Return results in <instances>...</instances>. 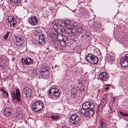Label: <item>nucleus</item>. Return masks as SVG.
<instances>
[{"label": "nucleus", "instance_id": "obj_32", "mask_svg": "<svg viewBox=\"0 0 128 128\" xmlns=\"http://www.w3.org/2000/svg\"><path fill=\"white\" fill-rule=\"evenodd\" d=\"M83 30L82 29V28L80 27V28H79L78 30V32L81 33L82 32H83Z\"/></svg>", "mask_w": 128, "mask_h": 128}, {"label": "nucleus", "instance_id": "obj_18", "mask_svg": "<svg viewBox=\"0 0 128 128\" xmlns=\"http://www.w3.org/2000/svg\"><path fill=\"white\" fill-rule=\"evenodd\" d=\"M64 36H66L63 35L61 33H59L56 36L58 42L60 40H62L64 39Z\"/></svg>", "mask_w": 128, "mask_h": 128}, {"label": "nucleus", "instance_id": "obj_36", "mask_svg": "<svg viewBox=\"0 0 128 128\" xmlns=\"http://www.w3.org/2000/svg\"><path fill=\"white\" fill-rule=\"evenodd\" d=\"M111 86V84H106L105 85H104V86H106V88H109L108 87H109Z\"/></svg>", "mask_w": 128, "mask_h": 128}, {"label": "nucleus", "instance_id": "obj_9", "mask_svg": "<svg viewBox=\"0 0 128 128\" xmlns=\"http://www.w3.org/2000/svg\"><path fill=\"white\" fill-rule=\"evenodd\" d=\"M99 78L103 81L107 80L108 78V74L106 72H100L99 75Z\"/></svg>", "mask_w": 128, "mask_h": 128}, {"label": "nucleus", "instance_id": "obj_24", "mask_svg": "<svg viewBox=\"0 0 128 128\" xmlns=\"http://www.w3.org/2000/svg\"><path fill=\"white\" fill-rule=\"evenodd\" d=\"M55 88H51L48 91V94L50 96H53L54 95V92L52 91H54Z\"/></svg>", "mask_w": 128, "mask_h": 128}, {"label": "nucleus", "instance_id": "obj_45", "mask_svg": "<svg viewBox=\"0 0 128 128\" xmlns=\"http://www.w3.org/2000/svg\"><path fill=\"white\" fill-rule=\"evenodd\" d=\"M88 37H89V36H88Z\"/></svg>", "mask_w": 128, "mask_h": 128}, {"label": "nucleus", "instance_id": "obj_25", "mask_svg": "<svg viewBox=\"0 0 128 128\" xmlns=\"http://www.w3.org/2000/svg\"><path fill=\"white\" fill-rule=\"evenodd\" d=\"M119 112L122 115L125 116H128V111L127 113L124 112H122L120 111Z\"/></svg>", "mask_w": 128, "mask_h": 128}, {"label": "nucleus", "instance_id": "obj_19", "mask_svg": "<svg viewBox=\"0 0 128 128\" xmlns=\"http://www.w3.org/2000/svg\"><path fill=\"white\" fill-rule=\"evenodd\" d=\"M70 24V22L69 20H66L64 21V22L62 23L60 25L61 27L63 26V25L64 24L65 26L67 27L69 26V24Z\"/></svg>", "mask_w": 128, "mask_h": 128}, {"label": "nucleus", "instance_id": "obj_7", "mask_svg": "<svg viewBox=\"0 0 128 128\" xmlns=\"http://www.w3.org/2000/svg\"><path fill=\"white\" fill-rule=\"evenodd\" d=\"M8 22L10 23L11 26L14 27L15 26L16 24V20L12 16H10L8 18Z\"/></svg>", "mask_w": 128, "mask_h": 128}, {"label": "nucleus", "instance_id": "obj_8", "mask_svg": "<svg viewBox=\"0 0 128 128\" xmlns=\"http://www.w3.org/2000/svg\"><path fill=\"white\" fill-rule=\"evenodd\" d=\"M12 109L9 107L5 108L3 110L2 113L6 117L8 118L12 114Z\"/></svg>", "mask_w": 128, "mask_h": 128}, {"label": "nucleus", "instance_id": "obj_30", "mask_svg": "<svg viewBox=\"0 0 128 128\" xmlns=\"http://www.w3.org/2000/svg\"><path fill=\"white\" fill-rule=\"evenodd\" d=\"M10 33V32H8L6 34H5L4 37V39H5V40H6L7 39V38H8V36L9 34Z\"/></svg>", "mask_w": 128, "mask_h": 128}, {"label": "nucleus", "instance_id": "obj_15", "mask_svg": "<svg viewBox=\"0 0 128 128\" xmlns=\"http://www.w3.org/2000/svg\"><path fill=\"white\" fill-rule=\"evenodd\" d=\"M67 40L68 38L67 36H64L63 40H60L59 42L61 46L62 47H64L67 44L66 41Z\"/></svg>", "mask_w": 128, "mask_h": 128}, {"label": "nucleus", "instance_id": "obj_37", "mask_svg": "<svg viewBox=\"0 0 128 128\" xmlns=\"http://www.w3.org/2000/svg\"><path fill=\"white\" fill-rule=\"evenodd\" d=\"M1 90L3 92H4L6 94V95L7 96H8V94L4 90L2 89V88H1Z\"/></svg>", "mask_w": 128, "mask_h": 128}, {"label": "nucleus", "instance_id": "obj_46", "mask_svg": "<svg viewBox=\"0 0 128 128\" xmlns=\"http://www.w3.org/2000/svg\"><path fill=\"white\" fill-rule=\"evenodd\" d=\"M88 37H89V36H88Z\"/></svg>", "mask_w": 128, "mask_h": 128}, {"label": "nucleus", "instance_id": "obj_6", "mask_svg": "<svg viewBox=\"0 0 128 128\" xmlns=\"http://www.w3.org/2000/svg\"><path fill=\"white\" fill-rule=\"evenodd\" d=\"M22 63L26 66L32 65L34 64V60L30 57H26L24 58H22L21 60Z\"/></svg>", "mask_w": 128, "mask_h": 128}, {"label": "nucleus", "instance_id": "obj_41", "mask_svg": "<svg viewBox=\"0 0 128 128\" xmlns=\"http://www.w3.org/2000/svg\"><path fill=\"white\" fill-rule=\"evenodd\" d=\"M115 99V98H114V100Z\"/></svg>", "mask_w": 128, "mask_h": 128}, {"label": "nucleus", "instance_id": "obj_23", "mask_svg": "<svg viewBox=\"0 0 128 128\" xmlns=\"http://www.w3.org/2000/svg\"><path fill=\"white\" fill-rule=\"evenodd\" d=\"M77 93V90L76 88H72L71 91V94L76 95Z\"/></svg>", "mask_w": 128, "mask_h": 128}, {"label": "nucleus", "instance_id": "obj_16", "mask_svg": "<svg viewBox=\"0 0 128 128\" xmlns=\"http://www.w3.org/2000/svg\"><path fill=\"white\" fill-rule=\"evenodd\" d=\"M16 44L18 46H21V41L23 40V38L19 35L16 37Z\"/></svg>", "mask_w": 128, "mask_h": 128}, {"label": "nucleus", "instance_id": "obj_31", "mask_svg": "<svg viewBox=\"0 0 128 128\" xmlns=\"http://www.w3.org/2000/svg\"><path fill=\"white\" fill-rule=\"evenodd\" d=\"M12 2L15 3H19L20 2L21 0H10Z\"/></svg>", "mask_w": 128, "mask_h": 128}, {"label": "nucleus", "instance_id": "obj_27", "mask_svg": "<svg viewBox=\"0 0 128 128\" xmlns=\"http://www.w3.org/2000/svg\"><path fill=\"white\" fill-rule=\"evenodd\" d=\"M49 74V70H47L46 71L44 72H42V75L43 76H47Z\"/></svg>", "mask_w": 128, "mask_h": 128}, {"label": "nucleus", "instance_id": "obj_44", "mask_svg": "<svg viewBox=\"0 0 128 128\" xmlns=\"http://www.w3.org/2000/svg\"><path fill=\"white\" fill-rule=\"evenodd\" d=\"M53 87H54V86ZM56 87L55 86H54V87Z\"/></svg>", "mask_w": 128, "mask_h": 128}, {"label": "nucleus", "instance_id": "obj_35", "mask_svg": "<svg viewBox=\"0 0 128 128\" xmlns=\"http://www.w3.org/2000/svg\"><path fill=\"white\" fill-rule=\"evenodd\" d=\"M125 58L124 59L128 61V54L126 55Z\"/></svg>", "mask_w": 128, "mask_h": 128}, {"label": "nucleus", "instance_id": "obj_17", "mask_svg": "<svg viewBox=\"0 0 128 128\" xmlns=\"http://www.w3.org/2000/svg\"><path fill=\"white\" fill-rule=\"evenodd\" d=\"M61 28V29L60 31L62 33H64V34H70V29H65L64 27V26Z\"/></svg>", "mask_w": 128, "mask_h": 128}, {"label": "nucleus", "instance_id": "obj_21", "mask_svg": "<svg viewBox=\"0 0 128 128\" xmlns=\"http://www.w3.org/2000/svg\"><path fill=\"white\" fill-rule=\"evenodd\" d=\"M51 118L52 119L55 120H57L60 119V116L58 115H52L51 116Z\"/></svg>", "mask_w": 128, "mask_h": 128}, {"label": "nucleus", "instance_id": "obj_38", "mask_svg": "<svg viewBox=\"0 0 128 128\" xmlns=\"http://www.w3.org/2000/svg\"><path fill=\"white\" fill-rule=\"evenodd\" d=\"M70 128L67 125H64L62 126V128Z\"/></svg>", "mask_w": 128, "mask_h": 128}, {"label": "nucleus", "instance_id": "obj_33", "mask_svg": "<svg viewBox=\"0 0 128 128\" xmlns=\"http://www.w3.org/2000/svg\"><path fill=\"white\" fill-rule=\"evenodd\" d=\"M49 70L48 68H43L42 69V70H41V71L42 72H45L46 70Z\"/></svg>", "mask_w": 128, "mask_h": 128}, {"label": "nucleus", "instance_id": "obj_1", "mask_svg": "<svg viewBox=\"0 0 128 128\" xmlns=\"http://www.w3.org/2000/svg\"><path fill=\"white\" fill-rule=\"evenodd\" d=\"M70 121L73 124L77 127L80 126L82 123L80 118L76 114L72 115L70 118Z\"/></svg>", "mask_w": 128, "mask_h": 128}, {"label": "nucleus", "instance_id": "obj_3", "mask_svg": "<svg viewBox=\"0 0 128 128\" xmlns=\"http://www.w3.org/2000/svg\"><path fill=\"white\" fill-rule=\"evenodd\" d=\"M44 106L42 102L40 101L36 102L32 105V108L35 112H37L41 110Z\"/></svg>", "mask_w": 128, "mask_h": 128}, {"label": "nucleus", "instance_id": "obj_10", "mask_svg": "<svg viewBox=\"0 0 128 128\" xmlns=\"http://www.w3.org/2000/svg\"><path fill=\"white\" fill-rule=\"evenodd\" d=\"M30 24L32 25H36L38 23L37 18L35 16H34L30 18L29 20Z\"/></svg>", "mask_w": 128, "mask_h": 128}, {"label": "nucleus", "instance_id": "obj_11", "mask_svg": "<svg viewBox=\"0 0 128 128\" xmlns=\"http://www.w3.org/2000/svg\"><path fill=\"white\" fill-rule=\"evenodd\" d=\"M46 36L42 34H40L39 36L38 42L40 44H43L45 43Z\"/></svg>", "mask_w": 128, "mask_h": 128}, {"label": "nucleus", "instance_id": "obj_14", "mask_svg": "<svg viewBox=\"0 0 128 128\" xmlns=\"http://www.w3.org/2000/svg\"><path fill=\"white\" fill-rule=\"evenodd\" d=\"M90 110H88L86 111V113H85V115H86V117L88 116H93L94 113V109H90Z\"/></svg>", "mask_w": 128, "mask_h": 128}, {"label": "nucleus", "instance_id": "obj_12", "mask_svg": "<svg viewBox=\"0 0 128 128\" xmlns=\"http://www.w3.org/2000/svg\"><path fill=\"white\" fill-rule=\"evenodd\" d=\"M24 91L26 95V97L29 98L31 96L32 92L30 88H24Z\"/></svg>", "mask_w": 128, "mask_h": 128}, {"label": "nucleus", "instance_id": "obj_20", "mask_svg": "<svg viewBox=\"0 0 128 128\" xmlns=\"http://www.w3.org/2000/svg\"><path fill=\"white\" fill-rule=\"evenodd\" d=\"M98 124V128H105V124L102 121V120H100L99 121Z\"/></svg>", "mask_w": 128, "mask_h": 128}, {"label": "nucleus", "instance_id": "obj_26", "mask_svg": "<svg viewBox=\"0 0 128 128\" xmlns=\"http://www.w3.org/2000/svg\"><path fill=\"white\" fill-rule=\"evenodd\" d=\"M70 30V34L72 33V34H75V33L76 32V30L75 28H69Z\"/></svg>", "mask_w": 128, "mask_h": 128}, {"label": "nucleus", "instance_id": "obj_42", "mask_svg": "<svg viewBox=\"0 0 128 128\" xmlns=\"http://www.w3.org/2000/svg\"><path fill=\"white\" fill-rule=\"evenodd\" d=\"M78 84H80V82H78Z\"/></svg>", "mask_w": 128, "mask_h": 128}, {"label": "nucleus", "instance_id": "obj_5", "mask_svg": "<svg viewBox=\"0 0 128 128\" xmlns=\"http://www.w3.org/2000/svg\"><path fill=\"white\" fill-rule=\"evenodd\" d=\"M82 107L83 108L86 110L90 109H94L95 105L92 102H88L83 103Z\"/></svg>", "mask_w": 128, "mask_h": 128}, {"label": "nucleus", "instance_id": "obj_43", "mask_svg": "<svg viewBox=\"0 0 128 128\" xmlns=\"http://www.w3.org/2000/svg\"><path fill=\"white\" fill-rule=\"evenodd\" d=\"M55 26H56V24L55 25Z\"/></svg>", "mask_w": 128, "mask_h": 128}, {"label": "nucleus", "instance_id": "obj_13", "mask_svg": "<svg viewBox=\"0 0 128 128\" xmlns=\"http://www.w3.org/2000/svg\"><path fill=\"white\" fill-rule=\"evenodd\" d=\"M120 64L123 67H126L128 66V61L124 58L121 59L120 60Z\"/></svg>", "mask_w": 128, "mask_h": 128}, {"label": "nucleus", "instance_id": "obj_28", "mask_svg": "<svg viewBox=\"0 0 128 128\" xmlns=\"http://www.w3.org/2000/svg\"><path fill=\"white\" fill-rule=\"evenodd\" d=\"M84 109H82L80 110V113L81 114H83L86 117V115H85V113H86V111Z\"/></svg>", "mask_w": 128, "mask_h": 128}, {"label": "nucleus", "instance_id": "obj_4", "mask_svg": "<svg viewBox=\"0 0 128 128\" xmlns=\"http://www.w3.org/2000/svg\"><path fill=\"white\" fill-rule=\"evenodd\" d=\"M10 93L12 100H14L16 99L18 101H20V93L19 88H16V94L13 91H11Z\"/></svg>", "mask_w": 128, "mask_h": 128}, {"label": "nucleus", "instance_id": "obj_22", "mask_svg": "<svg viewBox=\"0 0 128 128\" xmlns=\"http://www.w3.org/2000/svg\"><path fill=\"white\" fill-rule=\"evenodd\" d=\"M54 91H52L53 92H54V95L56 96H59L60 94V93L57 88H55Z\"/></svg>", "mask_w": 128, "mask_h": 128}, {"label": "nucleus", "instance_id": "obj_34", "mask_svg": "<svg viewBox=\"0 0 128 128\" xmlns=\"http://www.w3.org/2000/svg\"><path fill=\"white\" fill-rule=\"evenodd\" d=\"M76 95L71 94L70 96V98L72 99L74 98H76Z\"/></svg>", "mask_w": 128, "mask_h": 128}, {"label": "nucleus", "instance_id": "obj_40", "mask_svg": "<svg viewBox=\"0 0 128 128\" xmlns=\"http://www.w3.org/2000/svg\"><path fill=\"white\" fill-rule=\"evenodd\" d=\"M108 88H105V90H108Z\"/></svg>", "mask_w": 128, "mask_h": 128}, {"label": "nucleus", "instance_id": "obj_29", "mask_svg": "<svg viewBox=\"0 0 128 128\" xmlns=\"http://www.w3.org/2000/svg\"><path fill=\"white\" fill-rule=\"evenodd\" d=\"M57 34H52L51 35H50V37L51 38L54 40L55 38V37H56V36Z\"/></svg>", "mask_w": 128, "mask_h": 128}, {"label": "nucleus", "instance_id": "obj_2", "mask_svg": "<svg viewBox=\"0 0 128 128\" xmlns=\"http://www.w3.org/2000/svg\"><path fill=\"white\" fill-rule=\"evenodd\" d=\"M86 60L88 63L93 64H97L99 60L98 58L96 56L90 53L87 54Z\"/></svg>", "mask_w": 128, "mask_h": 128}, {"label": "nucleus", "instance_id": "obj_39", "mask_svg": "<svg viewBox=\"0 0 128 128\" xmlns=\"http://www.w3.org/2000/svg\"><path fill=\"white\" fill-rule=\"evenodd\" d=\"M79 90L80 92H82L84 91V88H79Z\"/></svg>", "mask_w": 128, "mask_h": 128}]
</instances>
